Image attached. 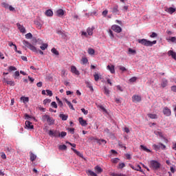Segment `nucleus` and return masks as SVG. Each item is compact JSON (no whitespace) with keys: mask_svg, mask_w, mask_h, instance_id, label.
Instances as JSON below:
<instances>
[{"mask_svg":"<svg viewBox=\"0 0 176 176\" xmlns=\"http://www.w3.org/2000/svg\"><path fill=\"white\" fill-rule=\"evenodd\" d=\"M23 45H25L27 47H28V49H30V50H32V52H34L35 53H40L42 56L43 54V52L41 50H36V47H35V46L32 45L31 43H30L28 41L24 40L23 41Z\"/></svg>","mask_w":176,"mask_h":176,"instance_id":"obj_1","label":"nucleus"},{"mask_svg":"<svg viewBox=\"0 0 176 176\" xmlns=\"http://www.w3.org/2000/svg\"><path fill=\"white\" fill-rule=\"evenodd\" d=\"M138 43L143 45V46H150V47L153 46V45H156V43H157V41H151L145 38L138 39Z\"/></svg>","mask_w":176,"mask_h":176,"instance_id":"obj_2","label":"nucleus"},{"mask_svg":"<svg viewBox=\"0 0 176 176\" xmlns=\"http://www.w3.org/2000/svg\"><path fill=\"white\" fill-rule=\"evenodd\" d=\"M160 166H161L160 162L156 160L151 161V167H152L153 170H159V168H160Z\"/></svg>","mask_w":176,"mask_h":176,"instance_id":"obj_3","label":"nucleus"},{"mask_svg":"<svg viewBox=\"0 0 176 176\" xmlns=\"http://www.w3.org/2000/svg\"><path fill=\"white\" fill-rule=\"evenodd\" d=\"M50 137H60V131H54V130H50L49 133H48Z\"/></svg>","mask_w":176,"mask_h":176,"instance_id":"obj_4","label":"nucleus"},{"mask_svg":"<svg viewBox=\"0 0 176 176\" xmlns=\"http://www.w3.org/2000/svg\"><path fill=\"white\" fill-rule=\"evenodd\" d=\"M153 148H154V149L155 151H159V149H166V145L162 144V143H160L158 145L157 144H153Z\"/></svg>","mask_w":176,"mask_h":176,"instance_id":"obj_5","label":"nucleus"},{"mask_svg":"<svg viewBox=\"0 0 176 176\" xmlns=\"http://www.w3.org/2000/svg\"><path fill=\"white\" fill-rule=\"evenodd\" d=\"M111 30L118 34H120L122 32V28L118 25H113L111 26Z\"/></svg>","mask_w":176,"mask_h":176,"instance_id":"obj_6","label":"nucleus"},{"mask_svg":"<svg viewBox=\"0 0 176 176\" xmlns=\"http://www.w3.org/2000/svg\"><path fill=\"white\" fill-rule=\"evenodd\" d=\"M163 113L165 116H171V109H168V107H165L163 109Z\"/></svg>","mask_w":176,"mask_h":176,"instance_id":"obj_7","label":"nucleus"},{"mask_svg":"<svg viewBox=\"0 0 176 176\" xmlns=\"http://www.w3.org/2000/svg\"><path fill=\"white\" fill-rule=\"evenodd\" d=\"M141 100H142L141 96L133 95L132 96L133 102H140V101H141Z\"/></svg>","mask_w":176,"mask_h":176,"instance_id":"obj_8","label":"nucleus"},{"mask_svg":"<svg viewBox=\"0 0 176 176\" xmlns=\"http://www.w3.org/2000/svg\"><path fill=\"white\" fill-rule=\"evenodd\" d=\"M71 72L72 74H74L75 75H80V73L79 72V70L76 69V67L72 65L71 67Z\"/></svg>","mask_w":176,"mask_h":176,"instance_id":"obj_9","label":"nucleus"},{"mask_svg":"<svg viewBox=\"0 0 176 176\" xmlns=\"http://www.w3.org/2000/svg\"><path fill=\"white\" fill-rule=\"evenodd\" d=\"M16 26L22 34H25V28H24V26L21 25L20 23H16Z\"/></svg>","mask_w":176,"mask_h":176,"instance_id":"obj_10","label":"nucleus"},{"mask_svg":"<svg viewBox=\"0 0 176 176\" xmlns=\"http://www.w3.org/2000/svg\"><path fill=\"white\" fill-rule=\"evenodd\" d=\"M78 121H79V123L81 124V126H87V121L83 120L82 118H79Z\"/></svg>","mask_w":176,"mask_h":176,"instance_id":"obj_11","label":"nucleus"},{"mask_svg":"<svg viewBox=\"0 0 176 176\" xmlns=\"http://www.w3.org/2000/svg\"><path fill=\"white\" fill-rule=\"evenodd\" d=\"M131 167L133 170H135V171H140L141 173H142V170H141V166L140 165L131 166Z\"/></svg>","mask_w":176,"mask_h":176,"instance_id":"obj_12","label":"nucleus"},{"mask_svg":"<svg viewBox=\"0 0 176 176\" xmlns=\"http://www.w3.org/2000/svg\"><path fill=\"white\" fill-rule=\"evenodd\" d=\"M168 55L171 56L172 58H174V60H176V53L173 50H169L168 52Z\"/></svg>","mask_w":176,"mask_h":176,"instance_id":"obj_13","label":"nucleus"},{"mask_svg":"<svg viewBox=\"0 0 176 176\" xmlns=\"http://www.w3.org/2000/svg\"><path fill=\"white\" fill-rule=\"evenodd\" d=\"M45 16L47 17H52L53 16V10H47L45 12Z\"/></svg>","mask_w":176,"mask_h":176,"instance_id":"obj_14","label":"nucleus"},{"mask_svg":"<svg viewBox=\"0 0 176 176\" xmlns=\"http://www.w3.org/2000/svg\"><path fill=\"white\" fill-rule=\"evenodd\" d=\"M30 157L31 162H35L36 160V155L34 154L32 151L30 152Z\"/></svg>","mask_w":176,"mask_h":176,"instance_id":"obj_15","label":"nucleus"},{"mask_svg":"<svg viewBox=\"0 0 176 176\" xmlns=\"http://www.w3.org/2000/svg\"><path fill=\"white\" fill-rule=\"evenodd\" d=\"M107 69L110 71L111 74H115V66L111 65H107Z\"/></svg>","mask_w":176,"mask_h":176,"instance_id":"obj_16","label":"nucleus"},{"mask_svg":"<svg viewBox=\"0 0 176 176\" xmlns=\"http://www.w3.org/2000/svg\"><path fill=\"white\" fill-rule=\"evenodd\" d=\"M56 16L58 17H61V16H64V10L59 9L56 11Z\"/></svg>","mask_w":176,"mask_h":176,"instance_id":"obj_17","label":"nucleus"},{"mask_svg":"<svg viewBox=\"0 0 176 176\" xmlns=\"http://www.w3.org/2000/svg\"><path fill=\"white\" fill-rule=\"evenodd\" d=\"M56 34H58V35H61V36H63V38H65V36H67V34H65V32H64V30H56Z\"/></svg>","mask_w":176,"mask_h":176,"instance_id":"obj_18","label":"nucleus"},{"mask_svg":"<svg viewBox=\"0 0 176 176\" xmlns=\"http://www.w3.org/2000/svg\"><path fill=\"white\" fill-rule=\"evenodd\" d=\"M65 102L66 104H67L69 108H70L72 111H75V108L74 107V105H72V103H71V102L65 99Z\"/></svg>","mask_w":176,"mask_h":176,"instance_id":"obj_19","label":"nucleus"},{"mask_svg":"<svg viewBox=\"0 0 176 176\" xmlns=\"http://www.w3.org/2000/svg\"><path fill=\"white\" fill-rule=\"evenodd\" d=\"M25 126L28 127V129H34V125L32 124V122L30 121L25 122Z\"/></svg>","mask_w":176,"mask_h":176,"instance_id":"obj_20","label":"nucleus"},{"mask_svg":"<svg viewBox=\"0 0 176 176\" xmlns=\"http://www.w3.org/2000/svg\"><path fill=\"white\" fill-rule=\"evenodd\" d=\"M175 10H176L175 8L170 7L169 8H167L166 10V12H167L170 14H173V13H174L175 12Z\"/></svg>","mask_w":176,"mask_h":176,"instance_id":"obj_21","label":"nucleus"},{"mask_svg":"<svg viewBox=\"0 0 176 176\" xmlns=\"http://www.w3.org/2000/svg\"><path fill=\"white\" fill-rule=\"evenodd\" d=\"M93 31H94V27L88 28L87 29V32L88 35H93Z\"/></svg>","mask_w":176,"mask_h":176,"instance_id":"obj_22","label":"nucleus"},{"mask_svg":"<svg viewBox=\"0 0 176 176\" xmlns=\"http://www.w3.org/2000/svg\"><path fill=\"white\" fill-rule=\"evenodd\" d=\"M87 85V87L91 90V91H94V89H93V86L91 85V83H90L89 81L85 82Z\"/></svg>","mask_w":176,"mask_h":176,"instance_id":"obj_23","label":"nucleus"},{"mask_svg":"<svg viewBox=\"0 0 176 176\" xmlns=\"http://www.w3.org/2000/svg\"><path fill=\"white\" fill-rule=\"evenodd\" d=\"M47 122L50 126H52V124H54V120L50 116V118H48V120H47Z\"/></svg>","mask_w":176,"mask_h":176,"instance_id":"obj_24","label":"nucleus"},{"mask_svg":"<svg viewBox=\"0 0 176 176\" xmlns=\"http://www.w3.org/2000/svg\"><path fill=\"white\" fill-rule=\"evenodd\" d=\"M21 101H23V102L25 104V102H28V101H30V98L28 97L22 96L21 97Z\"/></svg>","mask_w":176,"mask_h":176,"instance_id":"obj_25","label":"nucleus"},{"mask_svg":"<svg viewBox=\"0 0 176 176\" xmlns=\"http://www.w3.org/2000/svg\"><path fill=\"white\" fill-rule=\"evenodd\" d=\"M168 83V81L166 79L162 80V82L161 83L162 87H166Z\"/></svg>","mask_w":176,"mask_h":176,"instance_id":"obj_26","label":"nucleus"},{"mask_svg":"<svg viewBox=\"0 0 176 176\" xmlns=\"http://www.w3.org/2000/svg\"><path fill=\"white\" fill-rule=\"evenodd\" d=\"M95 170L96 171V173H98V174H100V173H102V168H101V167L96 166L95 167Z\"/></svg>","mask_w":176,"mask_h":176,"instance_id":"obj_27","label":"nucleus"},{"mask_svg":"<svg viewBox=\"0 0 176 176\" xmlns=\"http://www.w3.org/2000/svg\"><path fill=\"white\" fill-rule=\"evenodd\" d=\"M50 117V116H47V115H44V116H42V122H47L49 118Z\"/></svg>","mask_w":176,"mask_h":176,"instance_id":"obj_28","label":"nucleus"},{"mask_svg":"<svg viewBox=\"0 0 176 176\" xmlns=\"http://www.w3.org/2000/svg\"><path fill=\"white\" fill-rule=\"evenodd\" d=\"M140 148L142 149V151H144V152H147L148 153L151 152V150L145 147L144 145H140Z\"/></svg>","mask_w":176,"mask_h":176,"instance_id":"obj_29","label":"nucleus"},{"mask_svg":"<svg viewBox=\"0 0 176 176\" xmlns=\"http://www.w3.org/2000/svg\"><path fill=\"white\" fill-rule=\"evenodd\" d=\"M59 118H60L62 120H67V119H68V116L65 114H60Z\"/></svg>","mask_w":176,"mask_h":176,"instance_id":"obj_30","label":"nucleus"},{"mask_svg":"<svg viewBox=\"0 0 176 176\" xmlns=\"http://www.w3.org/2000/svg\"><path fill=\"white\" fill-rule=\"evenodd\" d=\"M74 153L76 154L77 156H79L80 157H83V154L80 152L78 151L76 149H73Z\"/></svg>","mask_w":176,"mask_h":176,"instance_id":"obj_31","label":"nucleus"},{"mask_svg":"<svg viewBox=\"0 0 176 176\" xmlns=\"http://www.w3.org/2000/svg\"><path fill=\"white\" fill-rule=\"evenodd\" d=\"M148 116L150 119H157V115L156 114L148 113Z\"/></svg>","mask_w":176,"mask_h":176,"instance_id":"obj_32","label":"nucleus"},{"mask_svg":"<svg viewBox=\"0 0 176 176\" xmlns=\"http://www.w3.org/2000/svg\"><path fill=\"white\" fill-rule=\"evenodd\" d=\"M47 43H43L40 48L41 49V50H46V49H47Z\"/></svg>","mask_w":176,"mask_h":176,"instance_id":"obj_33","label":"nucleus"},{"mask_svg":"<svg viewBox=\"0 0 176 176\" xmlns=\"http://www.w3.org/2000/svg\"><path fill=\"white\" fill-rule=\"evenodd\" d=\"M51 52H52V53L55 54V56H58V54H59L58 51H57V50L54 47L51 50Z\"/></svg>","mask_w":176,"mask_h":176,"instance_id":"obj_34","label":"nucleus"},{"mask_svg":"<svg viewBox=\"0 0 176 176\" xmlns=\"http://www.w3.org/2000/svg\"><path fill=\"white\" fill-rule=\"evenodd\" d=\"M167 41H170L172 43H176V37L172 36L169 39H167Z\"/></svg>","mask_w":176,"mask_h":176,"instance_id":"obj_35","label":"nucleus"},{"mask_svg":"<svg viewBox=\"0 0 176 176\" xmlns=\"http://www.w3.org/2000/svg\"><path fill=\"white\" fill-rule=\"evenodd\" d=\"M81 61L82 64H87V63H89V60L86 57H82Z\"/></svg>","mask_w":176,"mask_h":176,"instance_id":"obj_36","label":"nucleus"},{"mask_svg":"<svg viewBox=\"0 0 176 176\" xmlns=\"http://www.w3.org/2000/svg\"><path fill=\"white\" fill-rule=\"evenodd\" d=\"M119 6H115L113 8V13H118V12H119Z\"/></svg>","mask_w":176,"mask_h":176,"instance_id":"obj_37","label":"nucleus"},{"mask_svg":"<svg viewBox=\"0 0 176 176\" xmlns=\"http://www.w3.org/2000/svg\"><path fill=\"white\" fill-rule=\"evenodd\" d=\"M94 77L96 82H98V80H100V75H98V74H94Z\"/></svg>","mask_w":176,"mask_h":176,"instance_id":"obj_38","label":"nucleus"},{"mask_svg":"<svg viewBox=\"0 0 176 176\" xmlns=\"http://www.w3.org/2000/svg\"><path fill=\"white\" fill-rule=\"evenodd\" d=\"M8 45L9 46H10V47H12V46H14V50H15V52H17V46L15 44H13V43L10 42Z\"/></svg>","mask_w":176,"mask_h":176,"instance_id":"obj_39","label":"nucleus"},{"mask_svg":"<svg viewBox=\"0 0 176 176\" xmlns=\"http://www.w3.org/2000/svg\"><path fill=\"white\" fill-rule=\"evenodd\" d=\"M59 149L60 151H65L67 149V146L65 144H62L59 146Z\"/></svg>","mask_w":176,"mask_h":176,"instance_id":"obj_40","label":"nucleus"},{"mask_svg":"<svg viewBox=\"0 0 176 176\" xmlns=\"http://www.w3.org/2000/svg\"><path fill=\"white\" fill-rule=\"evenodd\" d=\"M88 53L89 54H94L96 53V51L93 48L88 49Z\"/></svg>","mask_w":176,"mask_h":176,"instance_id":"obj_41","label":"nucleus"},{"mask_svg":"<svg viewBox=\"0 0 176 176\" xmlns=\"http://www.w3.org/2000/svg\"><path fill=\"white\" fill-rule=\"evenodd\" d=\"M104 93L106 94V96H109V89H108L107 87H104Z\"/></svg>","mask_w":176,"mask_h":176,"instance_id":"obj_42","label":"nucleus"},{"mask_svg":"<svg viewBox=\"0 0 176 176\" xmlns=\"http://www.w3.org/2000/svg\"><path fill=\"white\" fill-rule=\"evenodd\" d=\"M18 76H20V72L16 71V72H15L14 74V79H17V77H18Z\"/></svg>","mask_w":176,"mask_h":176,"instance_id":"obj_43","label":"nucleus"},{"mask_svg":"<svg viewBox=\"0 0 176 176\" xmlns=\"http://www.w3.org/2000/svg\"><path fill=\"white\" fill-rule=\"evenodd\" d=\"M25 38L26 39H31L32 38V34L31 33H28L25 34Z\"/></svg>","mask_w":176,"mask_h":176,"instance_id":"obj_44","label":"nucleus"},{"mask_svg":"<svg viewBox=\"0 0 176 176\" xmlns=\"http://www.w3.org/2000/svg\"><path fill=\"white\" fill-rule=\"evenodd\" d=\"M88 174L91 176H97V173H94L93 170H88Z\"/></svg>","mask_w":176,"mask_h":176,"instance_id":"obj_45","label":"nucleus"},{"mask_svg":"<svg viewBox=\"0 0 176 176\" xmlns=\"http://www.w3.org/2000/svg\"><path fill=\"white\" fill-rule=\"evenodd\" d=\"M7 85H9L10 86H14L15 83L14 81L8 80L7 81Z\"/></svg>","mask_w":176,"mask_h":176,"instance_id":"obj_46","label":"nucleus"},{"mask_svg":"<svg viewBox=\"0 0 176 176\" xmlns=\"http://www.w3.org/2000/svg\"><path fill=\"white\" fill-rule=\"evenodd\" d=\"M3 8H5L6 9H9V4L7 3H1Z\"/></svg>","mask_w":176,"mask_h":176,"instance_id":"obj_47","label":"nucleus"},{"mask_svg":"<svg viewBox=\"0 0 176 176\" xmlns=\"http://www.w3.org/2000/svg\"><path fill=\"white\" fill-rule=\"evenodd\" d=\"M129 54H135L136 52H135V50H134L131 48H129Z\"/></svg>","mask_w":176,"mask_h":176,"instance_id":"obj_48","label":"nucleus"},{"mask_svg":"<svg viewBox=\"0 0 176 176\" xmlns=\"http://www.w3.org/2000/svg\"><path fill=\"white\" fill-rule=\"evenodd\" d=\"M16 69H16V67H14V66H10L8 67V71H10V72H12V71H16Z\"/></svg>","mask_w":176,"mask_h":176,"instance_id":"obj_49","label":"nucleus"},{"mask_svg":"<svg viewBox=\"0 0 176 176\" xmlns=\"http://www.w3.org/2000/svg\"><path fill=\"white\" fill-rule=\"evenodd\" d=\"M46 93L47 96H50V97H52V96H53V92L51 90L47 89Z\"/></svg>","mask_w":176,"mask_h":176,"instance_id":"obj_50","label":"nucleus"},{"mask_svg":"<svg viewBox=\"0 0 176 176\" xmlns=\"http://www.w3.org/2000/svg\"><path fill=\"white\" fill-rule=\"evenodd\" d=\"M51 100L50 99H45L44 100H43V104H44V105H46V104H50V102H51Z\"/></svg>","mask_w":176,"mask_h":176,"instance_id":"obj_51","label":"nucleus"},{"mask_svg":"<svg viewBox=\"0 0 176 176\" xmlns=\"http://www.w3.org/2000/svg\"><path fill=\"white\" fill-rule=\"evenodd\" d=\"M67 130L69 133H71V134H74V133H75V129L74 128H68Z\"/></svg>","mask_w":176,"mask_h":176,"instance_id":"obj_52","label":"nucleus"},{"mask_svg":"<svg viewBox=\"0 0 176 176\" xmlns=\"http://www.w3.org/2000/svg\"><path fill=\"white\" fill-rule=\"evenodd\" d=\"M137 80V77H132L131 78L129 79V82L131 83L135 82Z\"/></svg>","mask_w":176,"mask_h":176,"instance_id":"obj_53","label":"nucleus"},{"mask_svg":"<svg viewBox=\"0 0 176 176\" xmlns=\"http://www.w3.org/2000/svg\"><path fill=\"white\" fill-rule=\"evenodd\" d=\"M100 109H101L103 112H104L105 113H107V109L102 106V105H100L99 106Z\"/></svg>","mask_w":176,"mask_h":176,"instance_id":"obj_54","label":"nucleus"},{"mask_svg":"<svg viewBox=\"0 0 176 176\" xmlns=\"http://www.w3.org/2000/svg\"><path fill=\"white\" fill-rule=\"evenodd\" d=\"M65 135H67V132L62 131L61 133H60V137H61L62 138H64Z\"/></svg>","mask_w":176,"mask_h":176,"instance_id":"obj_55","label":"nucleus"},{"mask_svg":"<svg viewBox=\"0 0 176 176\" xmlns=\"http://www.w3.org/2000/svg\"><path fill=\"white\" fill-rule=\"evenodd\" d=\"M81 111L82 113H84V115H87V113H89V111L85 109V108L81 109Z\"/></svg>","mask_w":176,"mask_h":176,"instance_id":"obj_56","label":"nucleus"},{"mask_svg":"<svg viewBox=\"0 0 176 176\" xmlns=\"http://www.w3.org/2000/svg\"><path fill=\"white\" fill-rule=\"evenodd\" d=\"M51 106H52L53 108L57 109V103H56V102H52L51 103Z\"/></svg>","mask_w":176,"mask_h":176,"instance_id":"obj_57","label":"nucleus"},{"mask_svg":"<svg viewBox=\"0 0 176 176\" xmlns=\"http://www.w3.org/2000/svg\"><path fill=\"white\" fill-rule=\"evenodd\" d=\"M157 36V34L155 32H152L151 34L150 35L151 38H156Z\"/></svg>","mask_w":176,"mask_h":176,"instance_id":"obj_58","label":"nucleus"},{"mask_svg":"<svg viewBox=\"0 0 176 176\" xmlns=\"http://www.w3.org/2000/svg\"><path fill=\"white\" fill-rule=\"evenodd\" d=\"M124 167H126V164H124V163L119 164L118 168H124Z\"/></svg>","mask_w":176,"mask_h":176,"instance_id":"obj_59","label":"nucleus"},{"mask_svg":"<svg viewBox=\"0 0 176 176\" xmlns=\"http://www.w3.org/2000/svg\"><path fill=\"white\" fill-rule=\"evenodd\" d=\"M102 16H104V17H107V14H108V10H105L102 12Z\"/></svg>","mask_w":176,"mask_h":176,"instance_id":"obj_60","label":"nucleus"},{"mask_svg":"<svg viewBox=\"0 0 176 176\" xmlns=\"http://www.w3.org/2000/svg\"><path fill=\"white\" fill-rule=\"evenodd\" d=\"M1 159H3L4 160L6 159V155L5 153L2 152L1 153Z\"/></svg>","mask_w":176,"mask_h":176,"instance_id":"obj_61","label":"nucleus"},{"mask_svg":"<svg viewBox=\"0 0 176 176\" xmlns=\"http://www.w3.org/2000/svg\"><path fill=\"white\" fill-rule=\"evenodd\" d=\"M118 145L120 146V148H124V149H126V146H124L122 142H119Z\"/></svg>","mask_w":176,"mask_h":176,"instance_id":"obj_62","label":"nucleus"},{"mask_svg":"<svg viewBox=\"0 0 176 176\" xmlns=\"http://www.w3.org/2000/svg\"><path fill=\"white\" fill-rule=\"evenodd\" d=\"M112 176H125L124 174L122 173H113Z\"/></svg>","mask_w":176,"mask_h":176,"instance_id":"obj_63","label":"nucleus"},{"mask_svg":"<svg viewBox=\"0 0 176 176\" xmlns=\"http://www.w3.org/2000/svg\"><path fill=\"white\" fill-rule=\"evenodd\" d=\"M171 90H172V91H174L175 93H176V86L175 85L172 86Z\"/></svg>","mask_w":176,"mask_h":176,"instance_id":"obj_64","label":"nucleus"}]
</instances>
